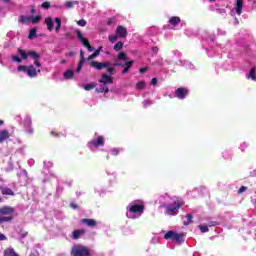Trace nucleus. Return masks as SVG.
Instances as JSON below:
<instances>
[{"instance_id": "1", "label": "nucleus", "mask_w": 256, "mask_h": 256, "mask_svg": "<svg viewBox=\"0 0 256 256\" xmlns=\"http://www.w3.org/2000/svg\"><path fill=\"white\" fill-rule=\"evenodd\" d=\"M17 56L15 54L12 55L11 59L14 61V63H22V61H25L27 59H33L34 63L28 66L20 65L17 67V71L20 73H26L30 77V79H35L41 73V62H39V59H41V55H39L37 52L33 50H23L21 48L18 49Z\"/></svg>"}, {"instance_id": "2", "label": "nucleus", "mask_w": 256, "mask_h": 256, "mask_svg": "<svg viewBox=\"0 0 256 256\" xmlns=\"http://www.w3.org/2000/svg\"><path fill=\"white\" fill-rule=\"evenodd\" d=\"M160 205L161 207H166L167 215H177L183 202L177 196L171 197L169 194H165L160 196Z\"/></svg>"}, {"instance_id": "3", "label": "nucleus", "mask_w": 256, "mask_h": 256, "mask_svg": "<svg viewBox=\"0 0 256 256\" xmlns=\"http://www.w3.org/2000/svg\"><path fill=\"white\" fill-rule=\"evenodd\" d=\"M126 210V216L128 219H139L145 211V206L137 202H132L127 206Z\"/></svg>"}, {"instance_id": "4", "label": "nucleus", "mask_w": 256, "mask_h": 256, "mask_svg": "<svg viewBox=\"0 0 256 256\" xmlns=\"http://www.w3.org/2000/svg\"><path fill=\"white\" fill-rule=\"evenodd\" d=\"M71 253L73 256H90L91 255V251L89 250V248L83 245L73 246Z\"/></svg>"}, {"instance_id": "5", "label": "nucleus", "mask_w": 256, "mask_h": 256, "mask_svg": "<svg viewBox=\"0 0 256 256\" xmlns=\"http://www.w3.org/2000/svg\"><path fill=\"white\" fill-rule=\"evenodd\" d=\"M39 21H41V16L22 15L19 17V23H25L26 25H37Z\"/></svg>"}, {"instance_id": "6", "label": "nucleus", "mask_w": 256, "mask_h": 256, "mask_svg": "<svg viewBox=\"0 0 256 256\" xmlns=\"http://www.w3.org/2000/svg\"><path fill=\"white\" fill-rule=\"evenodd\" d=\"M105 145V138L103 136H98L87 143V147L91 150L97 147H103Z\"/></svg>"}, {"instance_id": "7", "label": "nucleus", "mask_w": 256, "mask_h": 256, "mask_svg": "<svg viewBox=\"0 0 256 256\" xmlns=\"http://www.w3.org/2000/svg\"><path fill=\"white\" fill-rule=\"evenodd\" d=\"M75 33L79 41H81V43L84 45V47L88 49V51H95V48L91 46V44H89V40L87 38H84L83 32H81V30H76Z\"/></svg>"}, {"instance_id": "8", "label": "nucleus", "mask_w": 256, "mask_h": 256, "mask_svg": "<svg viewBox=\"0 0 256 256\" xmlns=\"http://www.w3.org/2000/svg\"><path fill=\"white\" fill-rule=\"evenodd\" d=\"M90 65L93 67V69H96L97 71H101V69H105V67H111L110 62L91 61Z\"/></svg>"}, {"instance_id": "9", "label": "nucleus", "mask_w": 256, "mask_h": 256, "mask_svg": "<svg viewBox=\"0 0 256 256\" xmlns=\"http://www.w3.org/2000/svg\"><path fill=\"white\" fill-rule=\"evenodd\" d=\"M175 95L177 99L183 100L187 98V95H189V89L180 87L176 89Z\"/></svg>"}, {"instance_id": "10", "label": "nucleus", "mask_w": 256, "mask_h": 256, "mask_svg": "<svg viewBox=\"0 0 256 256\" xmlns=\"http://www.w3.org/2000/svg\"><path fill=\"white\" fill-rule=\"evenodd\" d=\"M15 212V209L9 206H4L0 208V216L2 217H12L13 218V213Z\"/></svg>"}, {"instance_id": "11", "label": "nucleus", "mask_w": 256, "mask_h": 256, "mask_svg": "<svg viewBox=\"0 0 256 256\" xmlns=\"http://www.w3.org/2000/svg\"><path fill=\"white\" fill-rule=\"evenodd\" d=\"M83 65H85V52L83 50L80 51V61L78 63V67L76 69V73H80L83 69Z\"/></svg>"}, {"instance_id": "12", "label": "nucleus", "mask_w": 256, "mask_h": 256, "mask_svg": "<svg viewBox=\"0 0 256 256\" xmlns=\"http://www.w3.org/2000/svg\"><path fill=\"white\" fill-rule=\"evenodd\" d=\"M11 137L9 130H0V143H5Z\"/></svg>"}, {"instance_id": "13", "label": "nucleus", "mask_w": 256, "mask_h": 256, "mask_svg": "<svg viewBox=\"0 0 256 256\" xmlns=\"http://www.w3.org/2000/svg\"><path fill=\"white\" fill-rule=\"evenodd\" d=\"M99 82L102 83L103 85H109L113 83V78L107 74H102V78L99 80Z\"/></svg>"}, {"instance_id": "14", "label": "nucleus", "mask_w": 256, "mask_h": 256, "mask_svg": "<svg viewBox=\"0 0 256 256\" xmlns=\"http://www.w3.org/2000/svg\"><path fill=\"white\" fill-rule=\"evenodd\" d=\"M116 35L117 37H127V29L123 26H118L116 29Z\"/></svg>"}, {"instance_id": "15", "label": "nucleus", "mask_w": 256, "mask_h": 256, "mask_svg": "<svg viewBox=\"0 0 256 256\" xmlns=\"http://www.w3.org/2000/svg\"><path fill=\"white\" fill-rule=\"evenodd\" d=\"M83 235H85V230H83V229L74 230L72 232L71 238L77 240V239H81V237H83Z\"/></svg>"}, {"instance_id": "16", "label": "nucleus", "mask_w": 256, "mask_h": 256, "mask_svg": "<svg viewBox=\"0 0 256 256\" xmlns=\"http://www.w3.org/2000/svg\"><path fill=\"white\" fill-rule=\"evenodd\" d=\"M45 23L48 31H53V29H55V22L53 21V18L51 17L45 18Z\"/></svg>"}, {"instance_id": "17", "label": "nucleus", "mask_w": 256, "mask_h": 256, "mask_svg": "<svg viewBox=\"0 0 256 256\" xmlns=\"http://www.w3.org/2000/svg\"><path fill=\"white\" fill-rule=\"evenodd\" d=\"M237 15L243 13V0H236V7L234 8Z\"/></svg>"}, {"instance_id": "18", "label": "nucleus", "mask_w": 256, "mask_h": 256, "mask_svg": "<svg viewBox=\"0 0 256 256\" xmlns=\"http://www.w3.org/2000/svg\"><path fill=\"white\" fill-rule=\"evenodd\" d=\"M169 23L170 25H172V29H176L175 27H177L179 23H181V18L173 16L170 18Z\"/></svg>"}, {"instance_id": "19", "label": "nucleus", "mask_w": 256, "mask_h": 256, "mask_svg": "<svg viewBox=\"0 0 256 256\" xmlns=\"http://www.w3.org/2000/svg\"><path fill=\"white\" fill-rule=\"evenodd\" d=\"M81 222L84 225H87V227H95V225H97V221H95V219L84 218Z\"/></svg>"}, {"instance_id": "20", "label": "nucleus", "mask_w": 256, "mask_h": 256, "mask_svg": "<svg viewBox=\"0 0 256 256\" xmlns=\"http://www.w3.org/2000/svg\"><path fill=\"white\" fill-rule=\"evenodd\" d=\"M22 125L23 127L33 126V119L31 118V115H26L24 117Z\"/></svg>"}, {"instance_id": "21", "label": "nucleus", "mask_w": 256, "mask_h": 256, "mask_svg": "<svg viewBox=\"0 0 256 256\" xmlns=\"http://www.w3.org/2000/svg\"><path fill=\"white\" fill-rule=\"evenodd\" d=\"M0 191L2 195H11V196L15 195V192H13V190H11L8 187L0 186Z\"/></svg>"}, {"instance_id": "22", "label": "nucleus", "mask_w": 256, "mask_h": 256, "mask_svg": "<svg viewBox=\"0 0 256 256\" xmlns=\"http://www.w3.org/2000/svg\"><path fill=\"white\" fill-rule=\"evenodd\" d=\"M74 76H75V70L73 69H68L64 72V79L66 80L73 79Z\"/></svg>"}, {"instance_id": "23", "label": "nucleus", "mask_w": 256, "mask_h": 256, "mask_svg": "<svg viewBox=\"0 0 256 256\" xmlns=\"http://www.w3.org/2000/svg\"><path fill=\"white\" fill-rule=\"evenodd\" d=\"M23 131L26 135L32 136L35 133V128L33 126H23Z\"/></svg>"}, {"instance_id": "24", "label": "nucleus", "mask_w": 256, "mask_h": 256, "mask_svg": "<svg viewBox=\"0 0 256 256\" xmlns=\"http://www.w3.org/2000/svg\"><path fill=\"white\" fill-rule=\"evenodd\" d=\"M4 256H19V254H17L15 252V249L13 248H7L5 251H4Z\"/></svg>"}, {"instance_id": "25", "label": "nucleus", "mask_w": 256, "mask_h": 256, "mask_svg": "<svg viewBox=\"0 0 256 256\" xmlns=\"http://www.w3.org/2000/svg\"><path fill=\"white\" fill-rule=\"evenodd\" d=\"M180 65H183V67H186V69H194L195 67L191 64V62L187 61V60H180L179 61Z\"/></svg>"}, {"instance_id": "26", "label": "nucleus", "mask_w": 256, "mask_h": 256, "mask_svg": "<svg viewBox=\"0 0 256 256\" xmlns=\"http://www.w3.org/2000/svg\"><path fill=\"white\" fill-rule=\"evenodd\" d=\"M175 235H176V232H174V231H168V232L164 235V239H166V240L171 239L172 241H174Z\"/></svg>"}, {"instance_id": "27", "label": "nucleus", "mask_w": 256, "mask_h": 256, "mask_svg": "<svg viewBox=\"0 0 256 256\" xmlns=\"http://www.w3.org/2000/svg\"><path fill=\"white\" fill-rule=\"evenodd\" d=\"M97 93H109V87L107 85L102 84L99 88L96 89Z\"/></svg>"}, {"instance_id": "28", "label": "nucleus", "mask_w": 256, "mask_h": 256, "mask_svg": "<svg viewBox=\"0 0 256 256\" xmlns=\"http://www.w3.org/2000/svg\"><path fill=\"white\" fill-rule=\"evenodd\" d=\"M247 79H251V81H256L255 68H252L250 72L246 75Z\"/></svg>"}, {"instance_id": "29", "label": "nucleus", "mask_w": 256, "mask_h": 256, "mask_svg": "<svg viewBox=\"0 0 256 256\" xmlns=\"http://www.w3.org/2000/svg\"><path fill=\"white\" fill-rule=\"evenodd\" d=\"M9 221H13L12 216H1L0 215V225H1V223H9Z\"/></svg>"}, {"instance_id": "30", "label": "nucleus", "mask_w": 256, "mask_h": 256, "mask_svg": "<svg viewBox=\"0 0 256 256\" xmlns=\"http://www.w3.org/2000/svg\"><path fill=\"white\" fill-rule=\"evenodd\" d=\"M121 151H123V148H113L110 150V155L117 157V155H119V153H121Z\"/></svg>"}, {"instance_id": "31", "label": "nucleus", "mask_w": 256, "mask_h": 256, "mask_svg": "<svg viewBox=\"0 0 256 256\" xmlns=\"http://www.w3.org/2000/svg\"><path fill=\"white\" fill-rule=\"evenodd\" d=\"M54 21L56 23L55 31L59 33L61 31V18H55Z\"/></svg>"}, {"instance_id": "32", "label": "nucleus", "mask_w": 256, "mask_h": 256, "mask_svg": "<svg viewBox=\"0 0 256 256\" xmlns=\"http://www.w3.org/2000/svg\"><path fill=\"white\" fill-rule=\"evenodd\" d=\"M77 5V1H68L64 4L66 9H73Z\"/></svg>"}, {"instance_id": "33", "label": "nucleus", "mask_w": 256, "mask_h": 256, "mask_svg": "<svg viewBox=\"0 0 256 256\" xmlns=\"http://www.w3.org/2000/svg\"><path fill=\"white\" fill-rule=\"evenodd\" d=\"M199 229L201 233H209V226L207 224L199 225Z\"/></svg>"}, {"instance_id": "34", "label": "nucleus", "mask_w": 256, "mask_h": 256, "mask_svg": "<svg viewBox=\"0 0 256 256\" xmlns=\"http://www.w3.org/2000/svg\"><path fill=\"white\" fill-rule=\"evenodd\" d=\"M96 57H99V50H95L94 53L87 58V61L91 63Z\"/></svg>"}, {"instance_id": "35", "label": "nucleus", "mask_w": 256, "mask_h": 256, "mask_svg": "<svg viewBox=\"0 0 256 256\" xmlns=\"http://www.w3.org/2000/svg\"><path fill=\"white\" fill-rule=\"evenodd\" d=\"M173 241H176L177 243H181V241H183V234H179L176 232V234L174 235Z\"/></svg>"}, {"instance_id": "36", "label": "nucleus", "mask_w": 256, "mask_h": 256, "mask_svg": "<svg viewBox=\"0 0 256 256\" xmlns=\"http://www.w3.org/2000/svg\"><path fill=\"white\" fill-rule=\"evenodd\" d=\"M36 36H37V30L35 28H32L28 35V39H35Z\"/></svg>"}, {"instance_id": "37", "label": "nucleus", "mask_w": 256, "mask_h": 256, "mask_svg": "<svg viewBox=\"0 0 256 256\" xmlns=\"http://www.w3.org/2000/svg\"><path fill=\"white\" fill-rule=\"evenodd\" d=\"M185 219L186 220H184V225H189L192 222L193 215L188 214V215H186Z\"/></svg>"}, {"instance_id": "38", "label": "nucleus", "mask_w": 256, "mask_h": 256, "mask_svg": "<svg viewBox=\"0 0 256 256\" xmlns=\"http://www.w3.org/2000/svg\"><path fill=\"white\" fill-rule=\"evenodd\" d=\"M123 49V42H117L114 45V51H121Z\"/></svg>"}, {"instance_id": "39", "label": "nucleus", "mask_w": 256, "mask_h": 256, "mask_svg": "<svg viewBox=\"0 0 256 256\" xmlns=\"http://www.w3.org/2000/svg\"><path fill=\"white\" fill-rule=\"evenodd\" d=\"M118 59H119L120 61H127V54H125V52H120V53L118 54Z\"/></svg>"}, {"instance_id": "40", "label": "nucleus", "mask_w": 256, "mask_h": 256, "mask_svg": "<svg viewBox=\"0 0 256 256\" xmlns=\"http://www.w3.org/2000/svg\"><path fill=\"white\" fill-rule=\"evenodd\" d=\"M142 105H143L144 108L151 107V105H153V101H151V100H144L142 102Z\"/></svg>"}, {"instance_id": "41", "label": "nucleus", "mask_w": 256, "mask_h": 256, "mask_svg": "<svg viewBox=\"0 0 256 256\" xmlns=\"http://www.w3.org/2000/svg\"><path fill=\"white\" fill-rule=\"evenodd\" d=\"M113 64H111L110 66L104 67V69H107V73H109V75H113V73H115V68L112 67Z\"/></svg>"}, {"instance_id": "42", "label": "nucleus", "mask_w": 256, "mask_h": 256, "mask_svg": "<svg viewBox=\"0 0 256 256\" xmlns=\"http://www.w3.org/2000/svg\"><path fill=\"white\" fill-rule=\"evenodd\" d=\"M136 89H145V81H140L136 84Z\"/></svg>"}, {"instance_id": "43", "label": "nucleus", "mask_w": 256, "mask_h": 256, "mask_svg": "<svg viewBox=\"0 0 256 256\" xmlns=\"http://www.w3.org/2000/svg\"><path fill=\"white\" fill-rule=\"evenodd\" d=\"M247 147H249V143L247 142H242L239 146L240 151H245V149H247Z\"/></svg>"}, {"instance_id": "44", "label": "nucleus", "mask_w": 256, "mask_h": 256, "mask_svg": "<svg viewBox=\"0 0 256 256\" xmlns=\"http://www.w3.org/2000/svg\"><path fill=\"white\" fill-rule=\"evenodd\" d=\"M84 89L85 91H91V89H95V84H86Z\"/></svg>"}, {"instance_id": "45", "label": "nucleus", "mask_w": 256, "mask_h": 256, "mask_svg": "<svg viewBox=\"0 0 256 256\" xmlns=\"http://www.w3.org/2000/svg\"><path fill=\"white\" fill-rule=\"evenodd\" d=\"M77 25H79V27H85V25H87V21H85L84 19H81L77 21Z\"/></svg>"}, {"instance_id": "46", "label": "nucleus", "mask_w": 256, "mask_h": 256, "mask_svg": "<svg viewBox=\"0 0 256 256\" xmlns=\"http://www.w3.org/2000/svg\"><path fill=\"white\" fill-rule=\"evenodd\" d=\"M44 167H46L47 169H51V167H53V162L44 161Z\"/></svg>"}, {"instance_id": "47", "label": "nucleus", "mask_w": 256, "mask_h": 256, "mask_svg": "<svg viewBox=\"0 0 256 256\" xmlns=\"http://www.w3.org/2000/svg\"><path fill=\"white\" fill-rule=\"evenodd\" d=\"M118 37L119 36H117V34L116 35H110L109 36V41H111V43H115V41H117Z\"/></svg>"}, {"instance_id": "48", "label": "nucleus", "mask_w": 256, "mask_h": 256, "mask_svg": "<svg viewBox=\"0 0 256 256\" xmlns=\"http://www.w3.org/2000/svg\"><path fill=\"white\" fill-rule=\"evenodd\" d=\"M49 7H51V3H49V2L42 3V9H49Z\"/></svg>"}, {"instance_id": "49", "label": "nucleus", "mask_w": 256, "mask_h": 256, "mask_svg": "<svg viewBox=\"0 0 256 256\" xmlns=\"http://www.w3.org/2000/svg\"><path fill=\"white\" fill-rule=\"evenodd\" d=\"M208 227H215V226H217V225H219V223L218 222H216V221H211V222H209L208 224H206Z\"/></svg>"}, {"instance_id": "50", "label": "nucleus", "mask_w": 256, "mask_h": 256, "mask_svg": "<svg viewBox=\"0 0 256 256\" xmlns=\"http://www.w3.org/2000/svg\"><path fill=\"white\" fill-rule=\"evenodd\" d=\"M124 67H128V70L131 69V67L133 66V61H128L125 64H123Z\"/></svg>"}, {"instance_id": "51", "label": "nucleus", "mask_w": 256, "mask_h": 256, "mask_svg": "<svg viewBox=\"0 0 256 256\" xmlns=\"http://www.w3.org/2000/svg\"><path fill=\"white\" fill-rule=\"evenodd\" d=\"M245 191H247V187L242 186V187L238 190V193H239V194L245 193Z\"/></svg>"}, {"instance_id": "52", "label": "nucleus", "mask_w": 256, "mask_h": 256, "mask_svg": "<svg viewBox=\"0 0 256 256\" xmlns=\"http://www.w3.org/2000/svg\"><path fill=\"white\" fill-rule=\"evenodd\" d=\"M0 241H7V236H5V234L0 233Z\"/></svg>"}, {"instance_id": "53", "label": "nucleus", "mask_w": 256, "mask_h": 256, "mask_svg": "<svg viewBox=\"0 0 256 256\" xmlns=\"http://www.w3.org/2000/svg\"><path fill=\"white\" fill-rule=\"evenodd\" d=\"M51 135H53V137H61V134L57 133L56 131H51Z\"/></svg>"}, {"instance_id": "54", "label": "nucleus", "mask_w": 256, "mask_h": 256, "mask_svg": "<svg viewBox=\"0 0 256 256\" xmlns=\"http://www.w3.org/2000/svg\"><path fill=\"white\" fill-rule=\"evenodd\" d=\"M147 70V67L140 68V73H147Z\"/></svg>"}, {"instance_id": "55", "label": "nucleus", "mask_w": 256, "mask_h": 256, "mask_svg": "<svg viewBox=\"0 0 256 256\" xmlns=\"http://www.w3.org/2000/svg\"><path fill=\"white\" fill-rule=\"evenodd\" d=\"M151 85H157V78H153L152 80H151Z\"/></svg>"}, {"instance_id": "56", "label": "nucleus", "mask_w": 256, "mask_h": 256, "mask_svg": "<svg viewBox=\"0 0 256 256\" xmlns=\"http://www.w3.org/2000/svg\"><path fill=\"white\" fill-rule=\"evenodd\" d=\"M128 72H129V67H124L122 74L125 75V73H128Z\"/></svg>"}, {"instance_id": "57", "label": "nucleus", "mask_w": 256, "mask_h": 256, "mask_svg": "<svg viewBox=\"0 0 256 256\" xmlns=\"http://www.w3.org/2000/svg\"><path fill=\"white\" fill-rule=\"evenodd\" d=\"M70 207H71L72 209H77V204H75V203H70Z\"/></svg>"}, {"instance_id": "58", "label": "nucleus", "mask_w": 256, "mask_h": 256, "mask_svg": "<svg viewBox=\"0 0 256 256\" xmlns=\"http://www.w3.org/2000/svg\"><path fill=\"white\" fill-rule=\"evenodd\" d=\"M27 235V232H22L21 234H20V237L22 238V239H25V236Z\"/></svg>"}, {"instance_id": "59", "label": "nucleus", "mask_w": 256, "mask_h": 256, "mask_svg": "<svg viewBox=\"0 0 256 256\" xmlns=\"http://www.w3.org/2000/svg\"><path fill=\"white\" fill-rule=\"evenodd\" d=\"M116 67H125V65H123L122 63H115L114 64Z\"/></svg>"}, {"instance_id": "60", "label": "nucleus", "mask_w": 256, "mask_h": 256, "mask_svg": "<svg viewBox=\"0 0 256 256\" xmlns=\"http://www.w3.org/2000/svg\"><path fill=\"white\" fill-rule=\"evenodd\" d=\"M97 51H99V54L101 53V51H103V47L102 46H100L98 49H97Z\"/></svg>"}, {"instance_id": "61", "label": "nucleus", "mask_w": 256, "mask_h": 256, "mask_svg": "<svg viewBox=\"0 0 256 256\" xmlns=\"http://www.w3.org/2000/svg\"><path fill=\"white\" fill-rule=\"evenodd\" d=\"M158 51H159V49H158V48H156V47H155V48H153V52H154V53H157Z\"/></svg>"}, {"instance_id": "62", "label": "nucleus", "mask_w": 256, "mask_h": 256, "mask_svg": "<svg viewBox=\"0 0 256 256\" xmlns=\"http://www.w3.org/2000/svg\"><path fill=\"white\" fill-rule=\"evenodd\" d=\"M31 13L35 14V8L34 7H32V9H31Z\"/></svg>"}, {"instance_id": "63", "label": "nucleus", "mask_w": 256, "mask_h": 256, "mask_svg": "<svg viewBox=\"0 0 256 256\" xmlns=\"http://www.w3.org/2000/svg\"><path fill=\"white\" fill-rule=\"evenodd\" d=\"M3 3H9L11 0H1Z\"/></svg>"}, {"instance_id": "64", "label": "nucleus", "mask_w": 256, "mask_h": 256, "mask_svg": "<svg viewBox=\"0 0 256 256\" xmlns=\"http://www.w3.org/2000/svg\"><path fill=\"white\" fill-rule=\"evenodd\" d=\"M3 123H4L3 120H0V127H1V125H3Z\"/></svg>"}]
</instances>
